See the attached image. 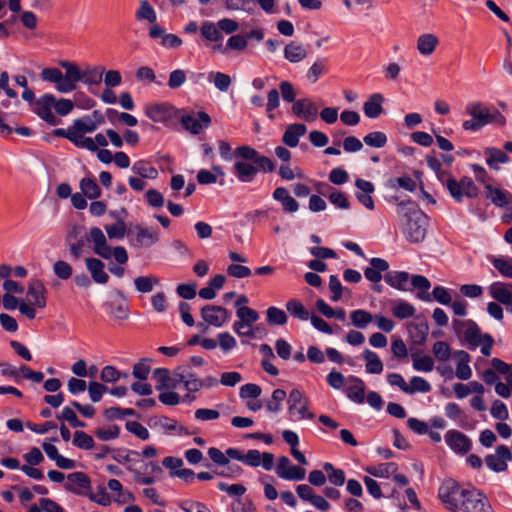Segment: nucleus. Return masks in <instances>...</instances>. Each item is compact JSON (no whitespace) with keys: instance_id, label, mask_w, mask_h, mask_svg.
<instances>
[{"instance_id":"f257e3e1","label":"nucleus","mask_w":512,"mask_h":512,"mask_svg":"<svg viewBox=\"0 0 512 512\" xmlns=\"http://www.w3.org/2000/svg\"><path fill=\"white\" fill-rule=\"evenodd\" d=\"M438 495L445 507L452 512H493L483 493L476 489H464L452 479L441 484Z\"/></svg>"},{"instance_id":"f03ea898","label":"nucleus","mask_w":512,"mask_h":512,"mask_svg":"<svg viewBox=\"0 0 512 512\" xmlns=\"http://www.w3.org/2000/svg\"><path fill=\"white\" fill-rule=\"evenodd\" d=\"M401 231L410 243H420L426 237L429 218L412 202H401L397 206Z\"/></svg>"},{"instance_id":"7ed1b4c3","label":"nucleus","mask_w":512,"mask_h":512,"mask_svg":"<svg viewBox=\"0 0 512 512\" xmlns=\"http://www.w3.org/2000/svg\"><path fill=\"white\" fill-rule=\"evenodd\" d=\"M90 241L93 243V251L95 254L105 260L112 257L118 264L125 265L128 262L129 256L127 250L123 246H116L112 248L106 239L103 231L98 227H92L89 231Z\"/></svg>"},{"instance_id":"20e7f679","label":"nucleus","mask_w":512,"mask_h":512,"mask_svg":"<svg viewBox=\"0 0 512 512\" xmlns=\"http://www.w3.org/2000/svg\"><path fill=\"white\" fill-rule=\"evenodd\" d=\"M60 66L65 70V74L58 68H44L40 75L43 81L53 83L59 93L67 94L76 89V75L73 73L72 62L62 61Z\"/></svg>"},{"instance_id":"39448f33","label":"nucleus","mask_w":512,"mask_h":512,"mask_svg":"<svg viewBox=\"0 0 512 512\" xmlns=\"http://www.w3.org/2000/svg\"><path fill=\"white\" fill-rule=\"evenodd\" d=\"M287 414L292 422L313 420L315 418V414L310 409L309 398L298 388H293L288 394Z\"/></svg>"},{"instance_id":"423d86ee","label":"nucleus","mask_w":512,"mask_h":512,"mask_svg":"<svg viewBox=\"0 0 512 512\" xmlns=\"http://www.w3.org/2000/svg\"><path fill=\"white\" fill-rule=\"evenodd\" d=\"M411 285L420 290L417 297L424 302L435 300L442 305H449L452 302L451 293L446 287L435 286L432 294H430L428 290L431 288V283L425 276L413 275Z\"/></svg>"},{"instance_id":"0eeeda50","label":"nucleus","mask_w":512,"mask_h":512,"mask_svg":"<svg viewBox=\"0 0 512 512\" xmlns=\"http://www.w3.org/2000/svg\"><path fill=\"white\" fill-rule=\"evenodd\" d=\"M463 338L469 349L475 350L480 346L481 353L484 356L489 357L492 354L494 339L490 334H482L479 326L475 322L468 321L466 323Z\"/></svg>"},{"instance_id":"6e6552de","label":"nucleus","mask_w":512,"mask_h":512,"mask_svg":"<svg viewBox=\"0 0 512 512\" xmlns=\"http://www.w3.org/2000/svg\"><path fill=\"white\" fill-rule=\"evenodd\" d=\"M443 187L456 202H462L464 198H476L479 194L474 181L467 176L462 177L459 181L451 177Z\"/></svg>"},{"instance_id":"1a4fd4ad","label":"nucleus","mask_w":512,"mask_h":512,"mask_svg":"<svg viewBox=\"0 0 512 512\" xmlns=\"http://www.w3.org/2000/svg\"><path fill=\"white\" fill-rule=\"evenodd\" d=\"M179 110L169 103H153L144 107V114L153 122L167 127L179 118Z\"/></svg>"},{"instance_id":"9d476101","label":"nucleus","mask_w":512,"mask_h":512,"mask_svg":"<svg viewBox=\"0 0 512 512\" xmlns=\"http://www.w3.org/2000/svg\"><path fill=\"white\" fill-rule=\"evenodd\" d=\"M466 112L483 126L503 122V116L496 108L489 107L481 101L469 102L466 105Z\"/></svg>"},{"instance_id":"9b49d317","label":"nucleus","mask_w":512,"mask_h":512,"mask_svg":"<svg viewBox=\"0 0 512 512\" xmlns=\"http://www.w3.org/2000/svg\"><path fill=\"white\" fill-rule=\"evenodd\" d=\"M56 104V97L53 94L45 93L33 103V112L46 123L55 126L59 124V119L53 113Z\"/></svg>"},{"instance_id":"f8f14e48","label":"nucleus","mask_w":512,"mask_h":512,"mask_svg":"<svg viewBox=\"0 0 512 512\" xmlns=\"http://www.w3.org/2000/svg\"><path fill=\"white\" fill-rule=\"evenodd\" d=\"M160 240V232L153 228L136 225L129 237V242L137 248H149Z\"/></svg>"},{"instance_id":"ddd939ff","label":"nucleus","mask_w":512,"mask_h":512,"mask_svg":"<svg viewBox=\"0 0 512 512\" xmlns=\"http://www.w3.org/2000/svg\"><path fill=\"white\" fill-rule=\"evenodd\" d=\"M183 128L192 135H198L211 125V117L204 111L189 114H179L178 118Z\"/></svg>"},{"instance_id":"4468645a","label":"nucleus","mask_w":512,"mask_h":512,"mask_svg":"<svg viewBox=\"0 0 512 512\" xmlns=\"http://www.w3.org/2000/svg\"><path fill=\"white\" fill-rule=\"evenodd\" d=\"M274 466L276 475L286 481H301L306 476L305 469L294 465L287 456H280Z\"/></svg>"},{"instance_id":"2eb2a0df","label":"nucleus","mask_w":512,"mask_h":512,"mask_svg":"<svg viewBox=\"0 0 512 512\" xmlns=\"http://www.w3.org/2000/svg\"><path fill=\"white\" fill-rule=\"evenodd\" d=\"M511 460L512 452L506 445H498L494 453L486 455L484 459L487 468L496 473L506 471Z\"/></svg>"},{"instance_id":"dca6fc26","label":"nucleus","mask_w":512,"mask_h":512,"mask_svg":"<svg viewBox=\"0 0 512 512\" xmlns=\"http://www.w3.org/2000/svg\"><path fill=\"white\" fill-rule=\"evenodd\" d=\"M444 440L449 449L456 455L463 456L472 449V440L464 433L451 429L444 435Z\"/></svg>"},{"instance_id":"f3484780","label":"nucleus","mask_w":512,"mask_h":512,"mask_svg":"<svg viewBox=\"0 0 512 512\" xmlns=\"http://www.w3.org/2000/svg\"><path fill=\"white\" fill-rule=\"evenodd\" d=\"M64 488L73 494L88 496L91 491V480L84 472H72L68 474Z\"/></svg>"},{"instance_id":"a211bd4d","label":"nucleus","mask_w":512,"mask_h":512,"mask_svg":"<svg viewBox=\"0 0 512 512\" xmlns=\"http://www.w3.org/2000/svg\"><path fill=\"white\" fill-rule=\"evenodd\" d=\"M47 288L44 283L37 278H32L28 282L27 288V297L29 300V305L32 306L35 310L43 309L47 305Z\"/></svg>"},{"instance_id":"6ab92c4d","label":"nucleus","mask_w":512,"mask_h":512,"mask_svg":"<svg viewBox=\"0 0 512 512\" xmlns=\"http://www.w3.org/2000/svg\"><path fill=\"white\" fill-rule=\"evenodd\" d=\"M201 317L210 326L220 328L230 319L229 311L218 305H205L201 309Z\"/></svg>"},{"instance_id":"aec40b11","label":"nucleus","mask_w":512,"mask_h":512,"mask_svg":"<svg viewBox=\"0 0 512 512\" xmlns=\"http://www.w3.org/2000/svg\"><path fill=\"white\" fill-rule=\"evenodd\" d=\"M105 118L103 114L95 110L92 115H87L73 121L72 127L75 134H86L96 131L102 124Z\"/></svg>"},{"instance_id":"412c9836","label":"nucleus","mask_w":512,"mask_h":512,"mask_svg":"<svg viewBox=\"0 0 512 512\" xmlns=\"http://www.w3.org/2000/svg\"><path fill=\"white\" fill-rule=\"evenodd\" d=\"M244 464L253 468L262 467L266 471L274 468L275 457L270 452L261 453L259 450L250 449L245 453Z\"/></svg>"},{"instance_id":"4be33fe9","label":"nucleus","mask_w":512,"mask_h":512,"mask_svg":"<svg viewBox=\"0 0 512 512\" xmlns=\"http://www.w3.org/2000/svg\"><path fill=\"white\" fill-rule=\"evenodd\" d=\"M108 314L116 320H126L129 317V308L127 299L121 292L114 293L110 300L105 304Z\"/></svg>"},{"instance_id":"5701e85b","label":"nucleus","mask_w":512,"mask_h":512,"mask_svg":"<svg viewBox=\"0 0 512 512\" xmlns=\"http://www.w3.org/2000/svg\"><path fill=\"white\" fill-rule=\"evenodd\" d=\"M150 426L166 434L189 435L188 429L175 419L167 416L155 417L151 420Z\"/></svg>"},{"instance_id":"b1692460","label":"nucleus","mask_w":512,"mask_h":512,"mask_svg":"<svg viewBox=\"0 0 512 512\" xmlns=\"http://www.w3.org/2000/svg\"><path fill=\"white\" fill-rule=\"evenodd\" d=\"M293 114L307 122H313L317 119L319 111L316 104L309 98L298 99L292 105Z\"/></svg>"},{"instance_id":"393cba45","label":"nucleus","mask_w":512,"mask_h":512,"mask_svg":"<svg viewBox=\"0 0 512 512\" xmlns=\"http://www.w3.org/2000/svg\"><path fill=\"white\" fill-rule=\"evenodd\" d=\"M73 73L76 75L75 85L83 82L87 85H98L102 81L104 68L102 66H94L82 71L75 63H73Z\"/></svg>"},{"instance_id":"a878e982","label":"nucleus","mask_w":512,"mask_h":512,"mask_svg":"<svg viewBox=\"0 0 512 512\" xmlns=\"http://www.w3.org/2000/svg\"><path fill=\"white\" fill-rule=\"evenodd\" d=\"M175 379L177 384H183L188 392L195 393L202 389L201 379L183 366L175 369Z\"/></svg>"},{"instance_id":"bb28decb","label":"nucleus","mask_w":512,"mask_h":512,"mask_svg":"<svg viewBox=\"0 0 512 512\" xmlns=\"http://www.w3.org/2000/svg\"><path fill=\"white\" fill-rule=\"evenodd\" d=\"M161 473L162 468L160 465L156 461H150L144 464L143 471H134V479L137 483L151 485L158 480Z\"/></svg>"},{"instance_id":"cd10ccee","label":"nucleus","mask_w":512,"mask_h":512,"mask_svg":"<svg viewBox=\"0 0 512 512\" xmlns=\"http://www.w3.org/2000/svg\"><path fill=\"white\" fill-rule=\"evenodd\" d=\"M2 301L3 307L6 310L11 311L18 308L19 312L28 319L32 320L36 317V310L32 308V306L29 305L28 302L24 299H18L14 295L4 294Z\"/></svg>"},{"instance_id":"c85d7f7f","label":"nucleus","mask_w":512,"mask_h":512,"mask_svg":"<svg viewBox=\"0 0 512 512\" xmlns=\"http://www.w3.org/2000/svg\"><path fill=\"white\" fill-rule=\"evenodd\" d=\"M355 186L358 189L355 193L357 200L368 210H373L375 208L374 200L371 196L375 190L373 183L364 179H357Z\"/></svg>"},{"instance_id":"c756f323","label":"nucleus","mask_w":512,"mask_h":512,"mask_svg":"<svg viewBox=\"0 0 512 512\" xmlns=\"http://www.w3.org/2000/svg\"><path fill=\"white\" fill-rule=\"evenodd\" d=\"M485 194L496 207L503 208L512 204V194L508 190L491 185V183H486Z\"/></svg>"},{"instance_id":"7c9ffc66","label":"nucleus","mask_w":512,"mask_h":512,"mask_svg":"<svg viewBox=\"0 0 512 512\" xmlns=\"http://www.w3.org/2000/svg\"><path fill=\"white\" fill-rule=\"evenodd\" d=\"M369 263L370 267H367L364 270L365 278L373 284L380 283L382 279L381 273L389 269V263L385 259L378 257L371 258Z\"/></svg>"},{"instance_id":"2f4dec72","label":"nucleus","mask_w":512,"mask_h":512,"mask_svg":"<svg viewBox=\"0 0 512 512\" xmlns=\"http://www.w3.org/2000/svg\"><path fill=\"white\" fill-rule=\"evenodd\" d=\"M197 81L202 78H205L209 83L213 84L214 87L220 92L228 91L231 86L232 79L231 77L223 72L218 71H209L207 73H198L196 75Z\"/></svg>"},{"instance_id":"473e14b6","label":"nucleus","mask_w":512,"mask_h":512,"mask_svg":"<svg viewBox=\"0 0 512 512\" xmlns=\"http://www.w3.org/2000/svg\"><path fill=\"white\" fill-rule=\"evenodd\" d=\"M272 198L279 202L285 213H295L299 209V203L290 195V192L285 187H277L273 193Z\"/></svg>"},{"instance_id":"72a5a7b5","label":"nucleus","mask_w":512,"mask_h":512,"mask_svg":"<svg viewBox=\"0 0 512 512\" xmlns=\"http://www.w3.org/2000/svg\"><path fill=\"white\" fill-rule=\"evenodd\" d=\"M85 264L95 283L106 284L108 282L109 275L105 271V264L100 259L88 257L85 259Z\"/></svg>"},{"instance_id":"f704fd0d","label":"nucleus","mask_w":512,"mask_h":512,"mask_svg":"<svg viewBox=\"0 0 512 512\" xmlns=\"http://www.w3.org/2000/svg\"><path fill=\"white\" fill-rule=\"evenodd\" d=\"M456 360L455 376L463 381L469 380L472 377V370L469 365L470 355L464 350H457L453 353Z\"/></svg>"},{"instance_id":"c9c22d12","label":"nucleus","mask_w":512,"mask_h":512,"mask_svg":"<svg viewBox=\"0 0 512 512\" xmlns=\"http://www.w3.org/2000/svg\"><path fill=\"white\" fill-rule=\"evenodd\" d=\"M346 396L357 404L365 401V384L362 379L356 376H349L348 386L345 389Z\"/></svg>"},{"instance_id":"e433bc0d","label":"nucleus","mask_w":512,"mask_h":512,"mask_svg":"<svg viewBox=\"0 0 512 512\" xmlns=\"http://www.w3.org/2000/svg\"><path fill=\"white\" fill-rule=\"evenodd\" d=\"M412 276L413 275L410 276V274L405 271H390L385 274L384 280L394 289L408 291Z\"/></svg>"},{"instance_id":"4c0bfd02","label":"nucleus","mask_w":512,"mask_h":512,"mask_svg":"<svg viewBox=\"0 0 512 512\" xmlns=\"http://www.w3.org/2000/svg\"><path fill=\"white\" fill-rule=\"evenodd\" d=\"M439 45L438 37L433 33L421 34L416 41V49L424 57L431 56Z\"/></svg>"},{"instance_id":"58836bf2","label":"nucleus","mask_w":512,"mask_h":512,"mask_svg":"<svg viewBox=\"0 0 512 512\" xmlns=\"http://www.w3.org/2000/svg\"><path fill=\"white\" fill-rule=\"evenodd\" d=\"M489 295L497 302L506 305L512 299V290L510 285L504 282L496 281L488 287Z\"/></svg>"},{"instance_id":"ea45409f","label":"nucleus","mask_w":512,"mask_h":512,"mask_svg":"<svg viewBox=\"0 0 512 512\" xmlns=\"http://www.w3.org/2000/svg\"><path fill=\"white\" fill-rule=\"evenodd\" d=\"M307 132V128L304 124L294 123L287 126L282 141L288 147L294 148L299 144V140Z\"/></svg>"},{"instance_id":"a19ab883","label":"nucleus","mask_w":512,"mask_h":512,"mask_svg":"<svg viewBox=\"0 0 512 512\" xmlns=\"http://www.w3.org/2000/svg\"><path fill=\"white\" fill-rule=\"evenodd\" d=\"M384 97L380 93H374L369 96L363 105V111L366 117L375 119L383 112Z\"/></svg>"},{"instance_id":"79ce46f5","label":"nucleus","mask_w":512,"mask_h":512,"mask_svg":"<svg viewBox=\"0 0 512 512\" xmlns=\"http://www.w3.org/2000/svg\"><path fill=\"white\" fill-rule=\"evenodd\" d=\"M284 58L290 63H299L307 57L306 48L298 42L291 41L284 47Z\"/></svg>"},{"instance_id":"37998d69","label":"nucleus","mask_w":512,"mask_h":512,"mask_svg":"<svg viewBox=\"0 0 512 512\" xmlns=\"http://www.w3.org/2000/svg\"><path fill=\"white\" fill-rule=\"evenodd\" d=\"M233 174L240 182L249 183L257 174V168L248 162L237 161L233 166Z\"/></svg>"},{"instance_id":"c03bdc74","label":"nucleus","mask_w":512,"mask_h":512,"mask_svg":"<svg viewBox=\"0 0 512 512\" xmlns=\"http://www.w3.org/2000/svg\"><path fill=\"white\" fill-rule=\"evenodd\" d=\"M364 470L373 477L389 478L397 472L398 465L393 462H386L367 466L364 468Z\"/></svg>"},{"instance_id":"a18cd8bd","label":"nucleus","mask_w":512,"mask_h":512,"mask_svg":"<svg viewBox=\"0 0 512 512\" xmlns=\"http://www.w3.org/2000/svg\"><path fill=\"white\" fill-rule=\"evenodd\" d=\"M107 487L111 492L115 493L114 501L119 504L129 503L134 500V495L130 491L124 490L121 482L117 479L108 480Z\"/></svg>"},{"instance_id":"49530a36","label":"nucleus","mask_w":512,"mask_h":512,"mask_svg":"<svg viewBox=\"0 0 512 512\" xmlns=\"http://www.w3.org/2000/svg\"><path fill=\"white\" fill-rule=\"evenodd\" d=\"M362 357L365 360V370L368 374H381L384 369V365L380 357L372 350L365 349L362 353Z\"/></svg>"},{"instance_id":"de8ad7c7","label":"nucleus","mask_w":512,"mask_h":512,"mask_svg":"<svg viewBox=\"0 0 512 512\" xmlns=\"http://www.w3.org/2000/svg\"><path fill=\"white\" fill-rule=\"evenodd\" d=\"M484 154L486 155V164L494 170L499 169V164L509 161V156L498 148L488 147L484 150Z\"/></svg>"},{"instance_id":"09e8293b","label":"nucleus","mask_w":512,"mask_h":512,"mask_svg":"<svg viewBox=\"0 0 512 512\" xmlns=\"http://www.w3.org/2000/svg\"><path fill=\"white\" fill-rule=\"evenodd\" d=\"M153 378L156 381V389L162 391L166 388H174L177 385L175 375L170 376V371L166 368H157L153 372Z\"/></svg>"},{"instance_id":"8fccbe9b","label":"nucleus","mask_w":512,"mask_h":512,"mask_svg":"<svg viewBox=\"0 0 512 512\" xmlns=\"http://www.w3.org/2000/svg\"><path fill=\"white\" fill-rule=\"evenodd\" d=\"M131 170L134 174L144 179H155L158 176L157 169L146 160H138L134 162Z\"/></svg>"},{"instance_id":"3c124183","label":"nucleus","mask_w":512,"mask_h":512,"mask_svg":"<svg viewBox=\"0 0 512 512\" xmlns=\"http://www.w3.org/2000/svg\"><path fill=\"white\" fill-rule=\"evenodd\" d=\"M408 334L415 344H422L425 342L429 327L425 322L410 323L407 327Z\"/></svg>"},{"instance_id":"603ef678","label":"nucleus","mask_w":512,"mask_h":512,"mask_svg":"<svg viewBox=\"0 0 512 512\" xmlns=\"http://www.w3.org/2000/svg\"><path fill=\"white\" fill-rule=\"evenodd\" d=\"M79 187L81 192L88 199L95 200L101 196V189L96 180L92 177H84L80 180Z\"/></svg>"},{"instance_id":"864d4df0","label":"nucleus","mask_w":512,"mask_h":512,"mask_svg":"<svg viewBox=\"0 0 512 512\" xmlns=\"http://www.w3.org/2000/svg\"><path fill=\"white\" fill-rule=\"evenodd\" d=\"M490 261L494 268L506 278L512 279V257L508 256H492Z\"/></svg>"},{"instance_id":"5fc2aeb1","label":"nucleus","mask_w":512,"mask_h":512,"mask_svg":"<svg viewBox=\"0 0 512 512\" xmlns=\"http://www.w3.org/2000/svg\"><path fill=\"white\" fill-rule=\"evenodd\" d=\"M427 166L435 173L439 182L444 186L452 177L448 170L444 169L442 163L436 157L429 156L426 158Z\"/></svg>"},{"instance_id":"6e6d98bb","label":"nucleus","mask_w":512,"mask_h":512,"mask_svg":"<svg viewBox=\"0 0 512 512\" xmlns=\"http://www.w3.org/2000/svg\"><path fill=\"white\" fill-rule=\"evenodd\" d=\"M286 309L291 316L301 321H307L311 318L309 311L297 299H290L287 301Z\"/></svg>"},{"instance_id":"4d7b16f0","label":"nucleus","mask_w":512,"mask_h":512,"mask_svg":"<svg viewBox=\"0 0 512 512\" xmlns=\"http://www.w3.org/2000/svg\"><path fill=\"white\" fill-rule=\"evenodd\" d=\"M350 319L355 327L365 329L373 321L374 316L364 309H357L350 313Z\"/></svg>"},{"instance_id":"13d9d810","label":"nucleus","mask_w":512,"mask_h":512,"mask_svg":"<svg viewBox=\"0 0 512 512\" xmlns=\"http://www.w3.org/2000/svg\"><path fill=\"white\" fill-rule=\"evenodd\" d=\"M412 366L418 372H431L434 369V360L429 355L412 354Z\"/></svg>"},{"instance_id":"bf43d9fd","label":"nucleus","mask_w":512,"mask_h":512,"mask_svg":"<svg viewBox=\"0 0 512 512\" xmlns=\"http://www.w3.org/2000/svg\"><path fill=\"white\" fill-rule=\"evenodd\" d=\"M159 279L154 275L139 276L134 279L135 289L140 293H149L155 285H159Z\"/></svg>"},{"instance_id":"052dcab7","label":"nucleus","mask_w":512,"mask_h":512,"mask_svg":"<svg viewBox=\"0 0 512 512\" xmlns=\"http://www.w3.org/2000/svg\"><path fill=\"white\" fill-rule=\"evenodd\" d=\"M278 174L281 179L285 181H292L294 179H304L305 175L301 168L298 166L292 167L289 163H283L279 166Z\"/></svg>"},{"instance_id":"680f3d73","label":"nucleus","mask_w":512,"mask_h":512,"mask_svg":"<svg viewBox=\"0 0 512 512\" xmlns=\"http://www.w3.org/2000/svg\"><path fill=\"white\" fill-rule=\"evenodd\" d=\"M104 229L107 233L109 239H123L127 234V225L124 219H119L113 224H108L104 226Z\"/></svg>"},{"instance_id":"e2e57ef3","label":"nucleus","mask_w":512,"mask_h":512,"mask_svg":"<svg viewBox=\"0 0 512 512\" xmlns=\"http://www.w3.org/2000/svg\"><path fill=\"white\" fill-rule=\"evenodd\" d=\"M431 384L420 376H413L410 379V383L407 384L406 394H414V393H427L431 391Z\"/></svg>"},{"instance_id":"0e129e2a","label":"nucleus","mask_w":512,"mask_h":512,"mask_svg":"<svg viewBox=\"0 0 512 512\" xmlns=\"http://www.w3.org/2000/svg\"><path fill=\"white\" fill-rule=\"evenodd\" d=\"M201 35L208 41L219 42L222 40V34L217 24L211 21H205L201 26Z\"/></svg>"},{"instance_id":"69168bd1","label":"nucleus","mask_w":512,"mask_h":512,"mask_svg":"<svg viewBox=\"0 0 512 512\" xmlns=\"http://www.w3.org/2000/svg\"><path fill=\"white\" fill-rule=\"evenodd\" d=\"M286 397L285 390L275 389L272 392L271 398L266 403L267 410L272 413H278L282 409V404Z\"/></svg>"},{"instance_id":"338daca9","label":"nucleus","mask_w":512,"mask_h":512,"mask_svg":"<svg viewBox=\"0 0 512 512\" xmlns=\"http://www.w3.org/2000/svg\"><path fill=\"white\" fill-rule=\"evenodd\" d=\"M288 317L284 310L271 306L266 310V321L269 325H284Z\"/></svg>"},{"instance_id":"774afa93","label":"nucleus","mask_w":512,"mask_h":512,"mask_svg":"<svg viewBox=\"0 0 512 512\" xmlns=\"http://www.w3.org/2000/svg\"><path fill=\"white\" fill-rule=\"evenodd\" d=\"M136 18L138 20H147L149 23L154 24L157 20V15L147 0H141L139 9L136 12Z\"/></svg>"}]
</instances>
